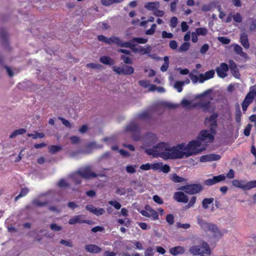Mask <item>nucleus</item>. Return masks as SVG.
Wrapping results in <instances>:
<instances>
[{"label": "nucleus", "mask_w": 256, "mask_h": 256, "mask_svg": "<svg viewBox=\"0 0 256 256\" xmlns=\"http://www.w3.org/2000/svg\"><path fill=\"white\" fill-rule=\"evenodd\" d=\"M214 136L206 130H202L196 140L190 142L188 144H179L180 152V159L196 155L206 150V144L212 142Z\"/></svg>", "instance_id": "f257e3e1"}, {"label": "nucleus", "mask_w": 256, "mask_h": 256, "mask_svg": "<svg viewBox=\"0 0 256 256\" xmlns=\"http://www.w3.org/2000/svg\"><path fill=\"white\" fill-rule=\"evenodd\" d=\"M179 144L171 146L166 142H160L152 148L146 150V152L154 157H160L164 160L180 159V152Z\"/></svg>", "instance_id": "f03ea898"}, {"label": "nucleus", "mask_w": 256, "mask_h": 256, "mask_svg": "<svg viewBox=\"0 0 256 256\" xmlns=\"http://www.w3.org/2000/svg\"><path fill=\"white\" fill-rule=\"evenodd\" d=\"M197 222L200 228L206 232H210L214 238L220 239L228 231L226 229L219 230L218 226L212 222H208L201 218L200 216H197Z\"/></svg>", "instance_id": "7ed1b4c3"}, {"label": "nucleus", "mask_w": 256, "mask_h": 256, "mask_svg": "<svg viewBox=\"0 0 256 256\" xmlns=\"http://www.w3.org/2000/svg\"><path fill=\"white\" fill-rule=\"evenodd\" d=\"M212 92V90L209 89L196 96L198 100V102H196V108L201 109L204 112L210 110L211 101L213 100L212 97L209 94Z\"/></svg>", "instance_id": "20e7f679"}, {"label": "nucleus", "mask_w": 256, "mask_h": 256, "mask_svg": "<svg viewBox=\"0 0 256 256\" xmlns=\"http://www.w3.org/2000/svg\"><path fill=\"white\" fill-rule=\"evenodd\" d=\"M188 250L194 256H208L211 254L210 246L202 240L198 241V244L190 246Z\"/></svg>", "instance_id": "39448f33"}, {"label": "nucleus", "mask_w": 256, "mask_h": 256, "mask_svg": "<svg viewBox=\"0 0 256 256\" xmlns=\"http://www.w3.org/2000/svg\"><path fill=\"white\" fill-rule=\"evenodd\" d=\"M76 174H79L81 177L86 180H90L98 176V174L92 170V167L90 165L84 166L78 169L76 171Z\"/></svg>", "instance_id": "423d86ee"}, {"label": "nucleus", "mask_w": 256, "mask_h": 256, "mask_svg": "<svg viewBox=\"0 0 256 256\" xmlns=\"http://www.w3.org/2000/svg\"><path fill=\"white\" fill-rule=\"evenodd\" d=\"M180 190L189 194H194L200 192L202 190V186L199 184H187L180 188Z\"/></svg>", "instance_id": "0eeeda50"}, {"label": "nucleus", "mask_w": 256, "mask_h": 256, "mask_svg": "<svg viewBox=\"0 0 256 256\" xmlns=\"http://www.w3.org/2000/svg\"><path fill=\"white\" fill-rule=\"evenodd\" d=\"M126 131L132 133V138L136 141L139 140L141 138L140 128L135 122H130L126 127Z\"/></svg>", "instance_id": "6e6552de"}, {"label": "nucleus", "mask_w": 256, "mask_h": 256, "mask_svg": "<svg viewBox=\"0 0 256 256\" xmlns=\"http://www.w3.org/2000/svg\"><path fill=\"white\" fill-rule=\"evenodd\" d=\"M145 210H142L140 213L146 217L150 218L153 220H157L158 219V212L152 209L150 206L146 205L145 206Z\"/></svg>", "instance_id": "1a4fd4ad"}, {"label": "nucleus", "mask_w": 256, "mask_h": 256, "mask_svg": "<svg viewBox=\"0 0 256 256\" xmlns=\"http://www.w3.org/2000/svg\"><path fill=\"white\" fill-rule=\"evenodd\" d=\"M226 179L224 174H220L217 176H214L212 178H208L204 181V184L207 186H212L220 182L224 181Z\"/></svg>", "instance_id": "9d476101"}, {"label": "nucleus", "mask_w": 256, "mask_h": 256, "mask_svg": "<svg viewBox=\"0 0 256 256\" xmlns=\"http://www.w3.org/2000/svg\"><path fill=\"white\" fill-rule=\"evenodd\" d=\"M218 117V115L216 114H214L212 115L208 119L206 118L205 120V123L208 124L210 126V134H212L213 136L215 134L214 128L216 126V118Z\"/></svg>", "instance_id": "9b49d317"}, {"label": "nucleus", "mask_w": 256, "mask_h": 256, "mask_svg": "<svg viewBox=\"0 0 256 256\" xmlns=\"http://www.w3.org/2000/svg\"><path fill=\"white\" fill-rule=\"evenodd\" d=\"M174 198L178 202L186 204L188 201V196L182 192H176L174 195Z\"/></svg>", "instance_id": "f8f14e48"}, {"label": "nucleus", "mask_w": 256, "mask_h": 256, "mask_svg": "<svg viewBox=\"0 0 256 256\" xmlns=\"http://www.w3.org/2000/svg\"><path fill=\"white\" fill-rule=\"evenodd\" d=\"M86 209L96 216H102L105 213V210L104 208H96L91 204L87 205L86 206Z\"/></svg>", "instance_id": "ddd939ff"}, {"label": "nucleus", "mask_w": 256, "mask_h": 256, "mask_svg": "<svg viewBox=\"0 0 256 256\" xmlns=\"http://www.w3.org/2000/svg\"><path fill=\"white\" fill-rule=\"evenodd\" d=\"M158 141L156 136L154 134H148L144 138V144L146 146H150Z\"/></svg>", "instance_id": "4468645a"}, {"label": "nucleus", "mask_w": 256, "mask_h": 256, "mask_svg": "<svg viewBox=\"0 0 256 256\" xmlns=\"http://www.w3.org/2000/svg\"><path fill=\"white\" fill-rule=\"evenodd\" d=\"M228 70V66L226 63H221L220 66L216 68V72L218 76L224 78L227 74L226 72Z\"/></svg>", "instance_id": "2eb2a0df"}, {"label": "nucleus", "mask_w": 256, "mask_h": 256, "mask_svg": "<svg viewBox=\"0 0 256 256\" xmlns=\"http://www.w3.org/2000/svg\"><path fill=\"white\" fill-rule=\"evenodd\" d=\"M220 158V155L215 154H210L202 156L200 158V161L202 162H206L218 160Z\"/></svg>", "instance_id": "dca6fc26"}, {"label": "nucleus", "mask_w": 256, "mask_h": 256, "mask_svg": "<svg viewBox=\"0 0 256 256\" xmlns=\"http://www.w3.org/2000/svg\"><path fill=\"white\" fill-rule=\"evenodd\" d=\"M240 41L242 45L246 50L249 48L250 44L248 41V35L246 32H242L240 33Z\"/></svg>", "instance_id": "f3484780"}, {"label": "nucleus", "mask_w": 256, "mask_h": 256, "mask_svg": "<svg viewBox=\"0 0 256 256\" xmlns=\"http://www.w3.org/2000/svg\"><path fill=\"white\" fill-rule=\"evenodd\" d=\"M85 216L83 214L76 215L68 220L70 224H83L84 218H85Z\"/></svg>", "instance_id": "a211bd4d"}, {"label": "nucleus", "mask_w": 256, "mask_h": 256, "mask_svg": "<svg viewBox=\"0 0 256 256\" xmlns=\"http://www.w3.org/2000/svg\"><path fill=\"white\" fill-rule=\"evenodd\" d=\"M163 106L168 109H175L179 106V104H174L169 102L162 101L158 102L154 108H156V106Z\"/></svg>", "instance_id": "6ab92c4d"}, {"label": "nucleus", "mask_w": 256, "mask_h": 256, "mask_svg": "<svg viewBox=\"0 0 256 256\" xmlns=\"http://www.w3.org/2000/svg\"><path fill=\"white\" fill-rule=\"evenodd\" d=\"M170 253L174 256L182 254L186 252V248L182 246H176L170 249Z\"/></svg>", "instance_id": "aec40b11"}, {"label": "nucleus", "mask_w": 256, "mask_h": 256, "mask_svg": "<svg viewBox=\"0 0 256 256\" xmlns=\"http://www.w3.org/2000/svg\"><path fill=\"white\" fill-rule=\"evenodd\" d=\"M232 46L234 47V50L237 54L245 60L248 59V54L243 51L242 48L238 44H234Z\"/></svg>", "instance_id": "412c9836"}, {"label": "nucleus", "mask_w": 256, "mask_h": 256, "mask_svg": "<svg viewBox=\"0 0 256 256\" xmlns=\"http://www.w3.org/2000/svg\"><path fill=\"white\" fill-rule=\"evenodd\" d=\"M180 105L184 108L188 110L196 108V102H193L192 100H190L185 98H184L180 102Z\"/></svg>", "instance_id": "4be33fe9"}, {"label": "nucleus", "mask_w": 256, "mask_h": 256, "mask_svg": "<svg viewBox=\"0 0 256 256\" xmlns=\"http://www.w3.org/2000/svg\"><path fill=\"white\" fill-rule=\"evenodd\" d=\"M215 72L214 70H210L206 72L204 74H200V83H203L204 81L212 78L214 76Z\"/></svg>", "instance_id": "5701e85b"}, {"label": "nucleus", "mask_w": 256, "mask_h": 256, "mask_svg": "<svg viewBox=\"0 0 256 256\" xmlns=\"http://www.w3.org/2000/svg\"><path fill=\"white\" fill-rule=\"evenodd\" d=\"M160 7L158 2H148L144 5V8L148 10L154 12Z\"/></svg>", "instance_id": "b1692460"}, {"label": "nucleus", "mask_w": 256, "mask_h": 256, "mask_svg": "<svg viewBox=\"0 0 256 256\" xmlns=\"http://www.w3.org/2000/svg\"><path fill=\"white\" fill-rule=\"evenodd\" d=\"M86 252L92 254H98L102 250L101 248L96 244H87L85 246Z\"/></svg>", "instance_id": "393cba45"}, {"label": "nucleus", "mask_w": 256, "mask_h": 256, "mask_svg": "<svg viewBox=\"0 0 256 256\" xmlns=\"http://www.w3.org/2000/svg\"><path fill=\"white\" fill-rule=\"evenodd\" d=\"M256 96V90L252 88L250 92L246 94L244 100L249 102V103H252Z\"/></svg>", "instance_id": "a878e982"}, {"label": "nucleus", "mask_w": 256, "mask_h": 256, "mask_svg": "<svg viewBox=\"0 0 256 256\" xmlns=\"http://www.w3.org/2000/svg\"><path fill=\"white\" fill-rule=\"evenodd\" d=\"M232 184V186L236 188H238L242 189L244 190L245 184H246V180H234Z\"/></svg>", "instance_id": "bb28decb"}, {"label": "nucleus", "mask_w": 256, "mask_h": 256, "mask_svg": "<svg viewBox=\"0 0 256 256\" xmlns=\"http://www.w3.org/2000/svg\"><path fill=\"white\" fill-rule=\"evenodd\" d=\"M0 66L2 68H4L6 70L7 74L8 75L12 77L14 76V73L12 72V70L11 68L6 65L4 64V58H3L0 55Z\"/></svg>", "instance_id": "cd10ccee"}, {"label": "nucleus", "mask_w": 256, "mask_h": 256, "mask_svg": "<svg viewBox=\"0 0 256 256\" xmlns=\"http://www.w3.org/2000/svg\"><path fill=\"white\" fill-rule=\"evenodd\" d=\"M100 61L104 64L109 66H112L114 64V61L110 57L107 56H102L100 58Z\"/></svg>", "instance_id": "c85d7f7f"}, {"label": "nucleus", "mask_w": 256, "mask_h": 256, "mask_svg": "<svg viewBox=\"0 0 256 256\" xmlns=\"http://www.w3.org/2000/svg\"><path fill=\"white\" fill-rule=\"evenodd\" d=\"M109 42L108 44L110 45L114 44L120 47L122 40L118 36H112L109 38Z\"/></svg>", "instance_id": "c756f323"}, {"label": "nucleus", "mask_w": 256, "mask_h": 256, "mask_svg": "<svg viewBox=\"0 0 256 256\" xmlns=\"http://www.w3.org/2000/svg\"><path fill=\"white\" fill-rule=\"evenodd\" d=\"M151 48L149 46H148L146 48L140 46L138 48H134V50H133V52H138L142 54H149Z\"/></svg>", "instance_id": "7c9ffc66"}, {"label": "nucleus", "mask_w": 256, "mask_h": 256, "mask_svg": "<svg viewBox=\"0 0 256 256\" xmlns=\"http://www.w3.org/2000/svg\"><path fill=\"white\" fill-rule=\"evenodd\" d=\"M134 72V68L129 66H124L122 67V74L124 75H130L133 74Z\"/></svg>", "instance_id": "2f4dec72"}, {"label": "nucleus", "mask_w": 256, "mask_h": 256, "mask_svg": "<svg viewBox=\"0 0 256 256\" xmlns=\"http://www.w3.org/2000/svg\"><path fill=\"white\" fill-rule=\"evenodd\" d=\"M150 116V113L149 110H144L138 114L136 118L138 119L146 120Z\"/></svg>", "instance_id": "473e14b6"}, {"label": "nucleus", "mask_w": 256, "mask_h": 256, "mask_svg": "<svg viewBox=\"0 0 256 256\" xmlns=\"http://www.w3.org/2000/svg\"><path fill=\"white\" fill-rule=\"evenodd\" d=\"M214 200V198H205L202 201V206L204 209H207L208 205L212 204Z\"/></svg>", "instance_id": "72a5a7b5"}, {"label": "nucleus", "mask_w": 256, "mask_h": 256, "mask_svg": "<svg viewBox=\"0 0 256 256\" xmlns=\"http://www.w3.org/2000/svg\"><path fill=\"white\" fill-rule=\"evenodd\" d=\"M32 204L37 207H43L47 205V202H41L38 198H34L32 201Z\"/></svg>", "instance_id": "f704fd0d"}, {"label": "nucleus", "mask_w": 256, "mask_h": 256, "mask_svg": "<svg viewBox=\"0 0 256 256\" xmlns=\"http://www.w3.org/2000/svg\"><path fill=\"white\" fill-rule=\"evenodd\" d=\"M26 130L24 128H20L14 131L10 135V138H15L16 136L22 134L26 132Z\"/></svg>", "instance_id": "c9c22d12"}, {"label": "nucleus", "mask_w": 256, "mask_h": 256, "mask_svg": "<svg viewBox=\"0 0 256 256\" xmlns=\"http://www.w3.org/2000/svg\"><path fill=\"white\" fill-rule=\"evenodd\" d=\"M254 188H256V180L246 181L244 190H250Z\"/></svg>", "instance_id": "e433bc0d"}, {"label": "nucleus", "mask_w": 256, "mask_h": 256, "mask_svg": "<svg viewBox=\"0 0 256 256\" xmlns=\"http://www.w3.org/2000/svg\"><path fill=\"white\" fill-rule=\"evenodd\" d=\"M164 64L160 68V70L162 72H166L169 66V58L168 56H166L164 58Z\"/></svg>", "instance_id": "4c0bfd02"}, {"label": "nucleus", "mask_w": 256, "mask_h": 256, "mask_svg": "<svg viewBox=\"0 0 256 256\" xmlns=\"http://www.w3.org/2000/svg\"><path fill=\"white\" fill-rule=\"evenodd\" d=\"M215 6L214 2H210L208 4H204L202 6V10L206 12L211 10Z\"/></svg>", "instance_id": "58836bf2"}, {"label": "nucleus", "mask_w": 256, "mask_h": 256, "mask_svg": "<svg viewBox=\"0 0 256 256\" xmlns=\"http://www.w3.org/2000/svg\"><path fill=\"white\" fill-rule=\"evenodd\" d=\"M121 2L122 0H101V4L104 6H109L113 4Z\"/></svg>", "instance_id": "ea45409f"}, {"label": "nucleus", "mask_w": 256, "mask_h": 256, "mask_svg": "<svg viewBox=\"0 0 256 256\" xmlns=\"http://www.w3.org/2000/svg\"><path fill=\"white\" fill-rule=\"evenodd\" d=\"M134 46H135V44H134V42H131V40L129 42H123L122 40L120 47L130 48V49H132L133 50H134Z\"/></svg>", "instance_id": "a19ab883"}, {"label": "nucleus", "mask_w": 256, "mask_h": 256, "mask_svg": "<svg viewBox=\"0 0 256 256\" xmlns=\"http://www.w3.org/2000/svg\"><path fill=\"white\" fill-rule=\"evenodd\" d=\"M188 76L193 84H195L197 82L200 83V74L196 76L192 73H190Z\"/></svg>", "instance_id": "79ce46f5"}, {"label": "nucleus", "mask_w": 256, "mask_h": 256, "mask_svg": "<svg viewBox=\"0 0 256 256\" xmlns=\"http://www.w3.org/2000/svg\"><path fill=\"white\" fill-rule=\"evenodd\" d=\"M184 84V82L182 81H176L174 84V88L177 90L178 92H180L182 90V86Z\"/></svg>", "instance_id": "37998d69"}, {"label": "nucleus", "mask_w": 256, "mask_h": 256, "mask_svg": "<svg viewBox=\"0 0 256 256\" xmlns=\"http://www.w3.org/2000/svg\"><path fill=\"white\" fill-rule=\"evenodd\" d=\"M190 47V44L188 42L183 43L178 49V52H186Z\"/></svg>", "instance_id": "c03bdc74"}, {"label": "nucleus", "mask_w": 256, "mask_h": 256, "mask_svg": "<svg viewBox=\"0 0 256 256\" xmlns=\"http://www.w3.org/2000/svg\"><path fill=\"white\" fill-rule=\"evenodd\" d=\"M172 180L174 182H182L186 180L182 177H180L176 174H172Z\"/></svg>", "instance_id": "a18cd8bd"}, {"label": "nucleus", "mask_w": 256, "mask_h": 256, "mask_svg": "<svg viewBox=\"0 0 256 256\" xmlns=\"http://www.w3.org/2000/svg\"><path fill=\"white\" fill-rule=\"evenodd\" d=\"M196 32L198 36H204L208 34V30L206 28H200L196 30Z\"/></svg>", "instance_id": "49530a36"}, {"label": "nucleus", "mask_w": 256, "mask_h": 256, "mask_svg": "<svg viewBox=\"0 0 256 256\" xmlns=\"http://www.w3.org/2000/svg\"><path fill=\"white\" fill-rule=\"evenodd\" d=\"M28 136H29V137H32L34 139H36L38 138H44V134L42 132L40 133V132H38L36 131V132H34V134H28Z\"/></svg>", "instance_id": "de8ad7c7"}, {"label": "nucleus", "mask_w": 256, "mask_h": 256, "mask_svg": "<svg viewBox=\"0 0 256 256\" xmlns=\"http://www.w3.org/2000/svg\"><path fill=\"white\" fill-rule=\"evenodd\" d=\"M132 42H137L138 44H146L148 42L147 38H133L131 40Z\"/></svg>", "instance_id": "09e8293b"}, {"label": "nucleus", "mask_w": 256, "mask_h": 256, "mask_svg": "<svg viewBox=\"0 0 256 256\" xmlns=\"http://www.w3.org/2000/svg\"><path fill=\"white\" fill-rule=\"evenodd\" d=\"M62 150L61 146H59L52 145L49 147V151L52 154H55Z\"/></svg>", "instance_id": "8fccbe9b"}, {"label": "nucleus", "mask_w": 256, "mask_h": 256, "mask_svg": "<svg viewBox=\"0 0 256 256\" xmlns=\"http://www.w3.org/2000/svg\"><path fill=\"white\" fill-rule=\"evenodd\" d=\"M156 164H154V165H152L151 166L150 164L148 163H147V164H142L140 166V168L142 170H149L150 169H154L155 168H154V166Z\"/></svg>", "instance_id": "3c124183"}, {"label": "nucleus", "mask_w": 256, "mask_h": 256, "mask_svg": "<svg viewBox=\"0 0 256 256\" xmlns=\"http://www.w3.org/2000/svg\"><path fill=\"white\" fill-rule=\"evenodd\" d=\"M108 204L113 206L117 210H120L122 206L119 202L115 200H110L108 202Z\"/></svg>", "instance_id": "603ef678"}, {"label": "nucleus", "mask_w": 256, "mask_h": 256, "mask_svg": "<svg viewBox=\"0 0 256 256\" xmlns=\"http://www.w3.org/2000/svg\"><path fill=\"white\" fill-rule=\"evenodd\" d=\"M50 227L52 230L56 232L60 231L62 228V226H58L55 223L51 224Z\"/></svg>", "instance_id": "864d4df0"}, {"label": "nucleus", "mask_w": 256, "mask_h": 256, "mask_svg": "<svg viewBox=\"0 0 256 256\" xmlns=\"http://www.w3.org/2000/svg\"><path fill=\"white\" fill-rule=\"evenodd\" d=\"M120 58L123 60L124 62L126 64H132V59L125 55H122L120 56Z\"/></svg>", "instance_id": "5fc2aeb1"}, {"label": "nucleus", "mask_w": 256, "mask_h": 256, "mask_svg": "<svg viewBox=\"0 0 256 256\" xmlns=\"http://www.w3.org/2000/svg\"><path fill=\"white\" fill-rule=\"evenodd\" d=\"M196 196H192L188 204L186 206V208H189L194 206V204L196 203Z\"/></svg>", "instance_id": "6e6d98bb"}, {"label": "nucleus", "mask_w": 256, "mask_h": 256, "mask_svg": "<svg viewBox=\"0 0 256 256\" xmlns=\"http://www.w3.org/2000/svg\"><path fill=\"white\" fill-rule=\"evenodd\" d=\"M218 40L220 42L225 44H228L230 42V38L225 36H219L218 38Z\"/></svg>", "instance_id": "4d7b16f0"}, {"label": "nucleus", "mask_w": 256, "mask_h": 256, "mask_svg": "<svg viewBox=\"0 0 256 256\" xmlns=\"http://www.w3.org/2000/svg\"><path fill=\"white\" fill-rule=\"evenodd\" d=\"M156 26L155 24H152L151 26V28L146 32V35L153 34L156 31Z\"/></svg>", "instance_id": "13d9d810"}, {"label": "nucleus", "mask_w": 256, "mask_h": 256, "mask_svg": "<svg viewBox=\"0 0 256 256\" xmlns=\"http://www.w3.org/2000/svg\"><path fill=\"white\" fill-rule=\"evenodd\" d=\"M232 18L234 22L240 23L242 20V16L240 13L237 12L234 16H232Z\"/></svg>", "instance_id": "bf43d9fd"}, {"label": "nucleus", "mask_w": 256, "mask_h": 256, "mask_svg": "<svg viewBox=\"0 0 256 256\" xmlns=\"http://www.w3.org/2000/svg\"><path fill=\"white\" fill-rule=\"evenodd\" d=\"M137 167L136 165L134 166H126V170L128 173L130 174H134L136 172V168Z\"/></svg>", "instance_id": "052dcab7"}, {"label": "nucleus", "mask_w": 256, "mask_h": 256, "mask_svg": "<svg viewBox=\"0 0 256 256\" xmlns=\"http://www.w3.org/2000/svg\"><path fill=\"white\" fill-rule=\"evenodd\" d=\"M86 66L93 69H100L102 67L100 64L96 63L88 64Z\"/></svg>", "instance_id": "680f3d73"}, {"label": "nucleus", "mask_w": 256, "mask_h": 256, "mask_svg": "<svg viewBox=\"0 0 256 256\" xmlns=\"http://www.w3.org/2000/svg\"><path fill=\"white\" fill-rule=\"evenodd\" d=\"M166 221L170 225H172L174 223V216L172 214H168L166 218Z\"/></svg>", "instance_id": "e2e57ef3"}, {"label": "nucleus", "mask_w": 256, "mask_h": 256, "mask_svg": "<svg viewBox=\"0 0 256 256\" xmlns=\"http://www.w3.org/2000/svg\"><path fill=\"white\" fill-rule=\"evenodd\" d=\"M103 140L108 144L114 143L116 142V138L114 136L106 137L103 139Z\"/></svg>", "instance_id": "0e129e2a"}, {"label": "nucleus", "mask_w": 256, "mask_h": 256, "mask_svg": "<svg viewBox=\"0 0 256 256\" xmlns=\"http://www.w3.org/2000/svg\"><path fill=\"white\" fill-rule=\"evenodd\" d=\"M60 243L68 247H72V244L70 240H61Z\"/></svg>", "instance_id": "69168bd1"}, {"label": "nucleus", "mask_w": 256, "mask_h": 256, "mask_svg": "<svg viewBox=\"0 0 256 256\" xmlns=\"http://www.w3.org/2000/svg\"><path fill=\"white\" fill-rule=\"evenodd\" d=\"M249 20H252L250 24L249 30L250 32H254L256 30V20H254L252 18Z\"/></svg>", "instance_id": "338daca9"}, {"label": "nucleus", "mask_w": 256, "mask_h": 256, "mask_svg": "<svg viewBox=\"0 0 256 256\" xmlns=\"http://www.w3.org/2000/svg\"><path fill=\"white\" fill-rule=\"evenodd\" d=\"M58 186L60 188H66L69 186V184L64 179H61L58 183Z\"/></svg>", "instance_id": "774afa93"}]
</instances>
